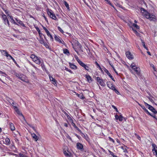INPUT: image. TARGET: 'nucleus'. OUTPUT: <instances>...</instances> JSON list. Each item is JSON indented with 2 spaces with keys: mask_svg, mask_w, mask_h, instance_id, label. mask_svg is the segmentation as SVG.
<instances>
[{
  "mask_svg": "<svg viewBox=\"0 0 157 157\" xmlns=\"http://www.w3.org/2000/svg\"><path fill=\"white\" fill-rule=\"evenodd\" d=\"M141 11L142 12L143 15L144 17L147 19H149L151 21H155L156 20L155 16L149 13L143 8H141Z\"/></svg>",
  "mask_w": 157,
  "mask_h": 157,
  "instance_id": "nucleus-1",
  "label": "nucleus"
},
{
  "mask_svg": "<svg viewBox=\"0 0 157 157\" xmlns=\"http://www.w3.org/2000/svg\"><path fill=\"white\" fill-rule=\"evenodd\" d=\"M30 57L35 62L36 64H40L41 63L39 58L36 56L34 54H32L30 56Z\"/></svg>",
  "mask_w": 157,
  "mask_h": 157,
  "instance_id": "nucleus-2",
  "label": "nucleus"
},
{
  "mask_svg": "<svg viewBox=\"0 0 157 157\" xmlns=\"http://www.w3.org/2000/svg\"><path fill=\"white\" fill-rule=\"evenodd\" d=\"M47 12L49 16L51 18L54 20H56L57 18L56 17V16L54 13L51 10L48 9H47Z\"/></svg>",
  "mask_w": 157,
  "mask_h": 157,
  "instance_id": "nucleus-3",
  "label": "nucleus"
},
{
  "mask_svg": "<svg viewBox=\"0 0 157 157\" xmlns=\"http://www.w3.org/2000/svg\"><path fill=\"white\" fill-rule=\"evenodd\" d=\"M144 103L146 107H148V108L152 112H153L155 114L157 113V111L152 106L149 105L145 102H144Z\"/></svg>",
  "mask_w": 157,
  "mask_h": 157,
  "instance_id": "nucleus-4",
  "label": "nucleus"
},
{
  "mask_svg": "<svg viewBox=\"0 0 157 157\" xmlns=\"http://www.w3.org/2000/svg\"><path fill=\"white\" fill-rule=\"evenodd\" d=\"M2 18L5 25L7 24L9 26H10V24L8 19L7 18L6 16L3 13H2Z\"/></svg>",
  "mask_w": 157,
  "mask_h": 157,
  "instance_id": "nucleus-5",
  "label": "nucleus"
},
{
  "mask_svg": "<svg viewBox=\"0 0 157 157\" xmlns=\"http://www.w3.org/2000/svg\"><path fill=\"white\" fill-rule=\"evenodd\" d=\"M152 151L153 152L154 154L157 155V147L155 144H153L152 145Z\"/></svg>",
  "mask_w": 157,
  "mask_h": 157,
  "instance_id": "nucleus-6",
  "label": "nucleus"
},
{
  "mask_svg": "<svg viewBox=\"0 0 157 157\" xmlns=\"http://www.w3.org/2000/svg\"><path fill=\"white\" fill-rule=\"evenodd\" d=\"M76 146L78 149L82 151H83V145L82 144L78 142L76 144Z\"/></svg>",
  "mask_w": 157,
  "mask_h": 157,
  "instance_id": "nucleus-7",
  "label": "nucleus"
},
{
  "mask_svg": "<svg viewBox=\"0 0 157 157\" xmlns=\"http://www.w3.org/2000/svg\"><path fill=\"white\" fill-rule=\"evenodd\" d=\"M80 65L84 67L85 70L87 71H88L90 72L91 71V69L83 62Z\"/></svg>",
  "mask_w": 157,
  "mask_h": 157,
  "instance_id": "nucleus-8",
  "label": "nucleus"
},
{
  "mask_svg": "<svg viewBox=\"0 0 157 157\" xmlns=\"http://www.w3.org/2000/svg\"><path fill=\"white\" fill-rule=\"evenodd\" d=\"M40 43L43 45H44L46 48L49 47L48 45L47 44V43L44 41L43 37L40 38V39L39 40Z\"/></svg>",
  "mask_w": 157,
  "mask_h": 157,
  "instance_id": "nucleus-9",
  "label": "nucleus"
},
{
  "mask_svg": "<svg viewBox=\"0 0 157 157\" xmlns=\"http://www.w3.org/2000/svg\"><path fill=\"white\" fill-rule=\"evenodd\" d=\"M126 55L127 58L130 60L133 59V55L129 51L127 52H126Z\"/></svg>",
  "mask_w": 157,
  "mask_h": 157,
  "instance_id": "nucleus-10",
  "label": "nucleus"
},
{
  "mask_svg": "<svg viewBox=\"0 0 157 157\" xmlns=\"http://www.w3.org/2000/svg\"><path fill=\"white\" fill-rule=\"evenodd\" d=\"M97 80L100 84L103 86H104L105 84L104 82H103V80L102 79H101L99 77H97Z\"/></svg>",
  "mask_w": 157,
  "mask_h": 157,
  "instance_id": "nucleus-11",
  "label": "nucleus"
},
{
  "mask_svg": "<svg viewBox=\"0 0 157 157\" xmlns=\"http://www.w3.org/2000/svg\"><path fill=\"white\" fill-rule=\"evenodd\" d=\"M13 107L14 108V109L15 111V112L17 113L19 115L21 116L23 118H24V116L23 115V114L21 113L19 109L17 108V107L15 106H13Z\"/></svg>",
  "mask_w": 157,
  "mask_h": 157,
  "instance_id": "nucleus-12",
  "label": "nucleus"
},
{
  "mask_svg": "<svg viewBox=\"0 0 157 157\" xmlns=\"http://www.w3.org/2000/svg\"><path fill=\"white\" fill-rule=\"evenodd\" d=\"M15 19L17 22V23L18 24V25H19L23 27H26L25 25L23 23L22 21L17 18H15Z\"/></svg>",
  "mask_w": 157,
  "mask_h": 157,
  "instance_id": "nucleus-13",
  "label": "nucleus"
},
{
  "mask_svg": "<svg viewBox=\"0 0 157 157\" xmlns=\"http://www.w3.org/2000/svg\"><path fill=\"white\" fill-rule=\"evenodd\" d=\"M132 69L134 70L136 72L138 76H141V74L140 73V68L138 67H135Z\"/></svg>",
  "mask_w": 157,
  "mask_h": 157,
  "instance_id": "nucleus-14",
  "label": "nucleus"
},
{
  "mask_svg": "<svg viewBox=\"0 0 157 157\" xmlns=\"http://www.w3.org/2000/svg\"><path fill=\"white\" fill-rule=\"evenodd\" d=\"M54 38L56 41L59 42V43L63 44V43H64V41L63 40L62 41L59 38V36H57L56 35H55Z\"/></svg>",
  "mask_w": 157,
  "mask_h": 157,
  "instance_id": "nucleus-15",
  "label": "nucleus"
},
{
  "mask_svg": "<svg viewBox=\"0 0 157 157\" xmlns=\"http://www.w3.org/2000/svg\"><path fill=\"white\" fill-rule=\"evenodd\" d=\"M31 136L35 141H36L38 140L39 137L35 133H31Z\"/></svg>",
  "mask_w": 157,
  "mask_h": 157,
  "instance_id": "nucleus-16",
  "label": "nucleus"
},
{
  "mask_svg": "<svg viewBox=\"0 0 157 157\" xmlns=\"http://www.w3.org/2000/svg\"><path fill=\"white\" fill-rule=\"evenodd\" d=\"M75 45L77 47V48H79L82 52L83 51L82 50V46L81 44L78 41H77L75 43Z\"/></svg>",
  "mask_w": 157,
  "mask_h": 157,
  "instance_id": "nucleus-17",
  "label": "nucleus"
},
{
  "mask_svg": "<svg viewBox=\"0 0 157 157\" xmlns=\"http://www.w3.org/2000/svg\"><path fill=\"white\" fill-rule=\"evenodd\" d=\"M69 64L70 67L72 69H75V70L77 69V67L75 65H74L73 64H72L71 63H69Z\"/></svg>",
  "mask_w": 157,
  "mask_h": 157,
  "instance_id": "nucleus-18",
  "label": "nucleus"
},
{
  "mask_svg": "<svg viewBox=\"0 0 157 157\" xmlns=\"http://www.w3.org/2000/svg\"><path fill=\"white\" fill-rule=\"evenodd\" d=\"M141 107L147 114H148V115H151V113L148 111V110L145 107L144 105L141 106Z\"/></svg>",
  "mask_w": 157,
  "mask_h": 157,
  "instance_id": "nucleus-19",
  "label": "nucleus"
},
{
  "mask_svg": "<svg viewBox=\"0 0 157 157\" xmlns=\"http://www.w3.org/2000/svg\"><path fill=\"white\" fill-rule=\"evenodd\" d=\"M9 17L11 19V20L10 21L12 23H13L15 25H18V24L17 22H16L13 19V17L12 16H9Z\"/></svg>",
  "mask_w": 157,
  "mask_h": 157,
  "instance_id": "nucleus-20",
  "label": "nucleus"
},
{
  "mask_svg": "<svg viewBox=\"0 0 157 157\" xmlns=\"http://www.w3.org/2000/svg\"><path fill=\"white\" fill-rule=\"evenodd\" d=\"M10 128L11 131H13L15 130V128L13 124L11 122L9 123Z\"/></svg>",
  "mask_w": 157,
  "mask_h": 157,
  "instance_id": "nucleus-21",
  "label": "nucleus"
},
{
  "mask_svg": "<svg viewBox=\"0 0 157 157\" xmlns=\"http://www.w3.org/2000/svg\"><path fill=\"white\" fill-rule=\"evenodd\" d=\"M50 80L52 82V83L55 85L56 84V81L52 76L49 77Z\"/></svg>",
  "mask_w": 157,
  "mask_h": 157,
  "instance_id": "nucleus-22",
  "label": "nucleus"
},
{
  "mask_svg": "<svg viewBox=\"0 0 157 157\" xmlns=\"http://www.w3.org/2000/svg\"><path fill=\"white\" fill-rule=\"evenodd\" d=\"M63 52L64 54L67 55V56H69L70 54L68 50L67 49H63Z\"/></svg>",
  "mask_w": 157,
  "mask_h": 157,
  "instance_id": "nucleus-23",
  "label": "nucleus"
},
{
  "mask_svg": "<svg viewBox=\"0 0 157 157\" xmlns=\"http://www.w3.org/2000/svg\"><path fill=\"white\" fill-rule=\"evenodd\" d=\"M75 59L77 61V62L79 64V65H80L82 62L79 59L78 57L77 56H75Z\"/></svg>",
  "mask_w": 157,
  "mask_h": 157,
  "instance_id": "nucleus-24",
  "label": "nucleus"
},
{
  "mask_svg": "<svg viewBox=\"0 0 157 157\" xmlns=\"http://www.w3.org/2000/svg\"><path fill=\"white\" fill-rule=\"evenodd\" d=\"M86 78L87 79V81L89 82H90H90H91L92 80L91 77L89 75H86Z\"/></svg>",
  "mask_w": 157,
  "mask_h": 157,
  "instance_id": "nucleus-25",
  "label": "nucleus"
},
{
  "mask_svg": "<svg viewBox=\"0 0 157 157\" xmlns=\"http://www.w3.org/2000/svg\"><path fill=\"white\" fill-rule=\"evenodd\" d=\"M14 75L17 77H18L19 78H20L22 75V74H20V73H17L16 72H14Z\"/></svg>",
  "mask_w": 157,
  "mask_h": 157,
  "instance_id": "nucleus-26",
  "label": "nucleus"
},
{
  "mask_svg": "<svg viewBox=\"0 0 157 157\" xmlns=\"http://www.w3.org/2000/svg\"><path fill=\"white\" fill-rule=\"evenodd\" d=\"M0 51L3 55L6 56V55L8 54V52L6 50H0Z\"/></svg>",
  "mask_w": 157,
  "mask_h": 157,
  "instance_id": "nucleus-27",
  "label": "nucleus"
},
{
  "mask_svg": "<svg viewBox=\"0 0 157 157\" xmlns=\"http://www.w3.org/2000/svg\"><path fill=\"white\" fill-rule=\"evenodd\" d=\"M141 42H142V45L143 46V47H144V48L146 49L147 51L148 50V48L145 46V42L144 41H143V40L141 39Z\"/></svg>",
  "mask_w": 157,
  "mask_h": 157,
  "instance_id": "nucleus-28",
  "label": "nucleus"
},
{
  "mask_svg": "<svg viewBox=\"0 0 157 157\" xmlns=\"http://www.w3.org/2000/svg\"><path fill=\"white\" fill-rule=\"evenodd\" d=\"M126 146L123 147L121 146V148L123 150L124 152L125 153H128V151L127 149L126 148Z\"/></svg>",
  "mask_w": 157,
  "mask_h": 157,
  "instance_id": "nucleus-29",
  "label": "nucleus"
},
{
  "mask_svg": "<svg viewBox=\"0 0 157 157\" xmlns=\"http://www.w3.org/2000/svg\"><path fill=\"white\" fill-rule=\"evenodd\" d=\"M105 1L108 4H109V5H110L111 6H112L114 9L116 10L115 7H114V6L113 5L111 4V3L110 2V1H109V0H105Z\"/></svg>",
  "mask_w": 157,
  "mask_h": 157,
  "instance_id": "nucleus-30",
  "label": "nucleus"
},
{
  "mask_svg": "<svg viewBox=\"0 0 157 157\" xmlns=\"http://www.w3.org/2000/svg\"><path fill=\"white\" fill-rule=\"evenodd\" d=\"M5 141L6 142V144L7 145H8L10 144V140L8 138H6L5 139Z\"/></svg>",
  "mask_w": 157,
  "mask_h": 157,
  "instance_id": "nucleus-31",
  "label": "nucleus"
},
{
  "mask_svg": "<svg viewBox=\"0 0 157 157\" xmlns=\"http://www.w3.org/2000/svg\"><path fill=\"white\" fill-rule=\"evenodd\" d=\"M106 84H107V86L109 88L113 85V83H111V82H107L106 83Z\"/></svg>",
  "mask_w": 157,
  "mask_h": 157,
  "instance_id": "nucleus-32",
  "label": "nucleus"
},
{
  "mask_svg": "<svg viewBox=\"0 0 157 157\" xmlns=\"http://www.w3.org/2000/svg\"><path fill=\"white\" fill-rule=\"evenodd\" d=\"M64 5H65V6L67 8V9L68 10H69V5L67 3L66 1H64Z\"/></svg>",
  "mask_w": 157,
  "mask_h": 157,
  "instance_id": "nucleus-33",
  "label": "nucleus"
},
{
  "mask_svg": "<svg viewBox=\"0 0 157 157\" xmlns=\"http://www.w3.org/2000/svg\"><path fill=\"white\" fill-rule=\"evenodd\" d=\"M132 26L134 27L136 29H139L140 27H139L135 23H133L132 25Z\"/></svg>",
  "mask_w": 157,
  "mask_h": 157,
  "instance_id": "nucleus-34",
  "label": "nucleus"
},
{
  "mask_svg": "<svg viewBox=\"0 0 157 157\" xmlns=\"http://www.w3.org/2000/svg\"><path fill=\"white\" fill-rule=\"evenodd\" d=\"M109 64L110 65H111V66L112 67V68H113V70H114V71H115V72L117 74V75H118V73L116 71V69H115V68H114V66H113V65L112 64H111V63H109Z\"/></svg>",
  "mask_w": 157,
  "mask_h": 157,
  "instance_id": "nucleus-35",
  "label": "nucleus"
},
{
  "mask_svg": "<svg viewBox=\"0 0 157 157\" xmlns=\"http://www.w3.org/2000/svg\"><path fill=\"white\" fill-rule=\"evenodd\" d=\"M43 29L45 31L46 33H48V34L49 33V31L44 26H43V25H42Z\"/></svg>",
  "mask_w": 157,
  "mask_h": 157,
  "instance_id": "nucleus-36",
  "label": "nucleus"
},
{
  "mask_svg": "<svg viewBox=\"0 0 157 157\" xmlns=\"http://www.w3.org/2000/svg\"><path fill=\"white\" fill-rule=\"evenodd\" d=\"M43 29L45 31L46 33H48V34L49 33V31L44 26H43V25H42Z\"/></svg>",
  "mask_w": 157,
  "mask_h": 157,
  "instance_id": "nucleus-37",
  "label": "nucleus"
},
{
  "mask_svg": "<svg viewBox=\"0 0 157 157\" xmlns=\"http://www.w3.org/2000/svg\"><path fill=\"white\" fill-rule=\"evenodd\" d=\"M43 29L45 31L46 33H48V34L49 33V31L44 26H43V25H42Z\"/></svg>",
  "mask_w": 157,
  "mask_h": 157,
  "instance_id": "nucleus-38",
  "label": "nucleus"
},
{
  "mask_svg": "<svg viewBox=\"0 0 157 157\" xmlns=\"http://www.w3.org/2000/svg\"><path fill=\"white\" fill-rule=\"evenodd\" d=\"M123 117L121 115H119V118L118 119L120 121H122L123 120Z\"/></svg>",
  "mask_w": 157,
  "mask_h": 157,
  "instance_id": "nucleus-39",
  "label": "nucleus"
},
{
  "mask_svg": "<svg viewBox=\"0 0 157 157\" xmlns=\"http://www.w3.org/2000/svg\"><path fill=\"white\" fill-rule=\"evenodd\" d=\"M35 28L36 29V30H37V31L38 33L40 35V30L39 28L37 26L35 27Z\"/></svg>",
  "mask_w": 157,
  "mask_h": 157,
  "instance_id": "nucleus-40",
  "label": "nucleus"
},
{
  "mask_svg": "<svg viewBox=\"0 0 157 157\" xmlns=\"http://www.w3.org/2000/svg\"><path fill=\"white\" fill-rule=\"evenodd\" d=\"M47 35L50 37V38H51V40H53V38L52 36V35L50 34V33L49 32L48 34L47 33Z\"/></svg>",
  "mask_w": 157,
  "mask_h": 157,
  "instance_id": "nucleus-41",
  "label": "nucleus"
},
{
  "mask_svg": "<svg viewBox=\"0 0 157 157\" xmlns=\"http://www.w3.org/2000/svg\"><path fill=\"white\" fill-rule=\"evenodd\" d=\"M58 29L59 30V31H60L61 33H64L63 30L60 27H59V26H58Z\"/></svg>",
  "mask_w": 157,
  "mask_h": 157,
  "instance_id": "nucleus-42",
  "label": "nucleus"
},
{
  "mask_svg": "<svg viewBox=\"0 0 157 157\" xmlns=\"http://www.w3.org/2000/svg\"><path fill=\"white\" fill-rule=\"evenodd\" d=\"M28 125L31 128H32L36 132V130L35 129V128L34 126H32L30 124H28Z\"/></svg>",
  "mask_w": 157,
  "mask_h": 157,
  "instance_id": "nucleus-43",
  "label": "nucleus"
},
{
  "mask_svg": "<svg viewBox=\"0 0 157 157\" xmlns=\"http://www.w3.org/2000/svg\"><path fill=\"white\" fill-rule=\"evenodd\" d=\"M23 75H22L19 79H20L21 80H22L23 81H25V78H24V77H23Z\"/></svg>",
  "mask_w": 157,
  "mask_h": 157,
  "instance_id": "nucleus-44",
  "label": "nucleus"
},
{
  "mask_svg": "<svg viewBox=\"0 0 157 157\" xmlns=\"http://www.w3.org/2000/svg\"><path fill=\"white\" fill-rule=\"evenodd\" d=\"M23 75H22L19 79H20L21 80H22L23 81H25V78H24V77H23Z\"/></svg>",
  "mask_w": 157,
  "mask_h": 157,
  "instance_id": "nucleus-45",
  "label": "nucleus"
},
{
  "mask_svg": "<svg viewBox=\"0 0 157 157\" xmlns=\"http://www.w3.org/2000/svg\"><path fill=\"white\" fill-rule=\"evenodd\" d=\"M67 117L68 119L71 121H72V122H73V119L71 118V117L68 115V114L67 116Z\"/></svg>",
  "mask_w": 157,
  "mask_h": 157,
  "instance_id": "nucleus-46",
  "label": "nucleus"
},
{
  "mask_svg": "<svg viewBox=\"0 0 157 157\" xmlns=\"http://www.w3.org/2000/svg\"><path fill=\"white\" fill-rule=\"evenodd\" d=\"M65 70L66 71H68V72H70L71 73H72V72L70 70V69H68V68L67 67H65Z\"/></svg>",
  "mask_w": 157,
  "mask_h": 157,
  "instance_id": "nucleus-47",
  "label": "nucleus"
},
{
  "mask_svg": "<svg viewBox=\"0 0 157 157\" xmlns=\"http://www.w3.org/2000/svg\"><path fill=\"white\" fill-rule=\"evenodd\" d=\"M131 67L132 69L136 67L135 64L134 63H132L131 65Z\"/></svg>",
  "mask_w": 157,
  "mask_h": 157,
  "instance_id": "nucleus-48",
  "label": "nucleus"
},
{
  "mask_svg": "<svg viewBox=\"0 0 157 157\" xmlns=\"http://www.w3.org/2000/svg\"><path fill=\"white\" fill-rule=\"evenodd\" d=\"M108 138L109 139V140L110 141L112 142L113 143H115V141H114V140L112 138H111V137H109Z\"/></svg>",
  "mask_w": 157,
  "mask_h": 157,
  "instance_id": "nucleus-49",
  "label": "nucleus"
},
{
  "mask_svg": "<svg viewBox=\"0 0 157 157\" xmlns=\"http://www.w3.org/2000/svg\"><path fill=\"white\" fill-rule=\"evenodd\" d=\"M6 56L7 57H9L10 59H12L13 58V57L10 54H8V55H6Z\"/></svg>",
  "mask_w": 157,
  "mask_h": 157,
  "instance_id": "nucleus-50",
  "label": "nucleus"
},
{
  "mask_svg": "<svg viewBox=\"0 0 157 157\" xmlns=\"http://www.w3.org/2000/svg\"><path fill=\"white\" fill-rule=\"evenodd\" d=\"M112 107L114 109L116 110V111L117 112H118V110L117 108L114 105H112Z\"/></svg>",
  "mask_w": 157,
  "mask_h": 157,
  "instance_id": "nucleus-51",
  "label": "nucleus"
},
{
  "mask_svg": "<svg viewBox=\"0 0 157 157\" xmlns=\"http://www.w3.org/2000/svg\"><path fill=\"white\" fill-rule=\"evenodd\" d=\"M113 91L117 94H120L119 92L116 89H114Z\"/></svg>",
  "mask_w": 157,
  "mask_h": 157,
  "instance_id": "nucleus-52",
  "label": "nucleus"
},
{
  "mask_svg": "<svg viewBox=\"0 0 157 157\" xmlns=\"http://www.w3.org/2000/svg\"><path fill=\"white\" fill-rule=\"evenodd\" d=\"M19 157H26V156L20 153L19 154Z\"/></svg>",
  "mask_w": 157,
  "mask_h": 157,
  "instance_id": "nucleus-53",
  "label": "nucleus"
},
{
  "mask_svg": "<svg viewBox=\"0 0 157 157\" xmlns=\"http://www.w3.org/2000/svg\"><path fill=\"white\" fill-rule=\"evenodd\" d=\"M72 125L75 129L77 128V127L76 125L75 124L73 123V122H72Z\"/></svg>",
  "mask_w": 157,
  "mask_h": 157,
  "instance_id": "nucleus-54",
  "label": "nucleus"
},
{
  "mask_svg": "<svg viewBox=\"0 0 157 157\" xmlns=\"http://www.w3.org/2000/svg\"><path fill=\"white\" fill-rule=\"evenodd\" d=\"M135 135L136 136V138L138 139L139 140H140L141 138L140 136L138 135L136 133H135Z\"/></svg>",
  "mask_w": 157,
  "mask_h": 157,
  "instance_id": "nucleus-55",
  "label": "nucleus"
},
{
  "mask_svg": "<svg viewBox=\"0 0 157 157\" xmlns=\"http://www.w3.org/2000/svg\"><path fill=\"white\" fill-rule=\"evenodd\" d=\"M66 137L67 138L69 139L71 141H72V139L71 138L68 134L66 136Z\"/></svg>",
  "mask_w": 157,
  "mask_h": 157,
  "instance_id": "nucleus-56",
  "label": "nucleus"
},
{
  "mask_svg": "<svg viewBox=\"0 0 157 157\" xmlns=\"http://www.w3.org/2000/svg\"><path fill=\"white\" fill-rule=\"evenodd\" d=\"M109 88L110 89L113 90H114V89H115V86H114L113 85V86H110Z\"/></svg>",
  "mask_w": 157,
  "mask_h": 157,
  "instance_id": "nucleus-57",
  "label": "nucleus"
},
{
  "mask_svg": "<svg viewBox=\"0 0 157 157\" xmlns=\"http://www.w3.org/2000/svg\"><path fill=\"white\" fill-rule=\"evenodd\" d=\"M149 115L151 116L152 117H153L155 119L157 120V118L156 117V116L155 115H153L151 114V115Z\"/></svg>",
  "mask_w": 157,
  "mask_h": 157,
  "instance_id": "nucleus-58",
  "label": "nucleus"
},
{
  "mask_svg": "<svg viewBox=\"0 0 157 157\" xmlns=\"http://www.w3.org/2000/svg\"><path fill=\"white\" fill-rule=\"evenodd\" d=\"M148 98L151 102H152V103L154 102V101L153 100L152 98H150L149 97H148Z\"/></svg>",
  "mask_w": 157,
  "mask_h": 157,
  "instance_id": "nucleus-59",
  "label": "nucleus"
},
{
  "mask_svg": "<svg viewBox=\"0 0 157 157\" xmlns=\"http://www.w3.org/2000/svg\"><path fill=\"white\" fill-rule=\"evenodd\" d=\"M109 153H110V154L111 155L113 156H114V155L113 153L112 152L109 150Z\"/></svg>",
  "mask_w": 157,
  "mask_h": 157,
  "instance_id": "nucleus-60",
  "label": "nucleus"
},
{
  "mask_svg": "<svg viewBox=\"0 0 157 157\" xmlns=\"http://www.w3.org/2000/svg\"><path fill=\"white\" fill-rule=\"evenodd\" d=\"M109 76L110 77V78L114 82H115V80L114 78L112 76L110 75V76Z\"/></svg>",
  "mask_w": 157,
  "mask_h": 157,
  "instance_id": "nucleus-61",
  "label": "nucleus"
},
{
  "mask_svg": "<svg viewBox=\"0 0 157 157\" xmlns=\"http://www.w3.org/2000/svg\"><path fill=\"white\" fill-rule=\"evenodd\" d=\"M109 76L110 77V78L114 82H115V80L114 78L112 76L110 75V76Z\"/></svg>",
  "mask_w": 157,
  "mask_h": 157,
  "instance_id": "nucleus-62",
  "label": "nucleus"
},
{
  "mask_svg": "<svg viewBox=\"0 0 157 157\" xmlns=\"http://www.w3.org/2000/svg\"><path fill=\"white\" fill-rule=\"evenodd\" d=\"M119 116L118 115H116L115 116V118L116 120H118L119 118Z\"/></svg>",
  "mask_w": 157,
  "mask_h": 157,
  "instance_id": "nucleus-63",
  "label": "nucleus"
},
{
  "mask_svg": "<svg viewBox=\"0 0 157 157\" xmlns=\"http://www.w3.org/2000/svg\"><path fill=\"white\" fill-rule=\"evenodd\" d=\"M105 72L107 74V75L109 76L111 74L109 72L108 70L106 71Z\"/></svg>",
  "mask_w": 157,
  "mask_h": 157,
  "instance_id": "nucleus-64",
  "label": "nucleus"
}]
</instances>
